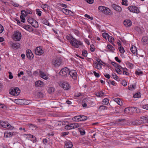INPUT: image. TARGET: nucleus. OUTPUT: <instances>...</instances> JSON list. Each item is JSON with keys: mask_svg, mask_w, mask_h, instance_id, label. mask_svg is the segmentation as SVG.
<instances>
[{"mask_svg": "<svg viewBox=\"0 0 148 148\" xmlns=\"http://www.w3.org/2000/svg\"><path fill=\"white\" fill-rule=\"evenodd\" d=\"M70 42L73 46L76 48H78L79 45H82L83 44L81 41L73 37H71V40L70 41Z\"/></svg>", "mask_w": 148, "mask_h": 148, "instance_id": "nucleus-1", "label": "nucleus"}, {"mask_svg": "<svg viewBox=\"0 0 148 148\" xmlns=\"http://www.w3.org/2000/svg\"><path fill=\"white\" fill-rule=\"evenodd\" d=\"M9 91L11 95L17 96L20 94V90L18 87L12 88Z\"/></svg>", "mask_w": 148, "mask_h": 148, "instance_id": "nucleus-2", "label": "nucleus"}, {"mask_svg": "<svg viewBox=\"0 0 148 148\" xmlns=\"http://www.w3.org/2000/svg\"><path fill=\"white\" fill-rule=\"evenodd\" d=\"M12 38L15 41H19L21 38V34L18 31H15L13 34Z\"/></svg>", "mask_w": 148, "mask_h": 148, "instance_id": "nucleus-3", "label": "nucleus"}, {"mask_svg": "<svg viewBox=\"0 0 148 148\" xmlns=\"http://www.w3.org/2000/svg\"><path fill=\"white\" fill-rule=\"evenodd\" d=\"M62 62L61 59L59 57L55 58L52 61L53 64L55 66H58L60 65Z\"/></svg>", "mask_w": 148, "mask_h": 148, "instance_id": "nucleus-4", "label": "nucleus"}, {"mask_svg": "<svg viewBox=\"0 0 148 148\" xmlns=\"http://www.w3.org/2000/svg\"><path fill=\"white\" fill-rule=\"evenodd\" d=\"M69 69L67 67H65L62 69L59 72L60 75L64 77H66L68 75Z\"/></svg>", "mask_w": 148, "mask_h": 148, "instance_id": "nucleus-5", "label": "nucleus"}, {"mask_svg": "<svg viewBox=\"0 0 148 148\" xmlns=\"http://www.w3.org/2000/svg\"><path fill=\"white\" fill-rule=\"evenodd\" d=\"M0 124L4 128H6L11 130L13 129L14 127L11 126L10 124H9L8 122L3 121L0 122Z\"/></svg>", "mask_w": 148, "mask_h": 148, "instance_id": "nucleus-6", "label": "nucleus"}, {"mask_svg": "<svg viewBox=\"0 0 148 148\" xmlns=\"http://www.w3.org/2000/svg\"><path fill=\"white\" fill-rule=\"evenodd\" d=\"M70 75V77H71L74 80L77 79V74L76 71L74 70L70 71L69 70L68 75Z\"/></svg>", "mask_w": 148, "mask_h": 148, "instance_id": "nucleus-7", "label": "nucleus"}, {"mask_svg": "<svg viewBox=\"0 0 148 148\" xmlns=\"http://www.w3.org/2000/svg\"><path fill=\"white\" fill-rule=\"evenodd\" d=\"M129 10L133 12L138 13L139 12V10L138 8L135 6H131L128 8Z\"/></svg>", "mask_w": 148, "mask_h": 148, "instance_id": "nucleus-8", "label": "nucleus"}, {"mask_svg": "<svg viewBox=\"0 0 148 148\" xmlns=\"http://www.w3.org/2000/svg\"><path fill=\"white\" fill-rule=\"evenodd\" d=\"M44 53V51L40 47H36L35 49V53L36 55H41Z\"/></svg>", "mask_w": 148, "mask_h": 148, "instance_id": "nucleus-9", "label": "nucleus"}, {"mask_svg": "<svg viewBox=\"0 0 148 148\" xmlns=\"http://www.w3.org/2000/svg\"><path fill=\"white\" fill-rule=\"evenodd\" d=\"M60 86L62 87L66 90L69 89L70 88L69 84L65 82H62Z\"/></svg>", "mask_w": 148, "mask_h": 148, "instance_id": "nucleus-10", "label": "nucleus"}, {"mask_svg": "<svg viewBox=\"0 0 148 148\" xmlns=\"http://www.w3.org/2000/svg\"><path fill=\"white\" fill-rule=\"evenodd\" d=\"M26 56L29 59H31L32 58H33L34 57V55L31 51L29 50H27L26 51Z\"/></svg>", "mask_w": 148, "mask_h": 148, "instance_id": "nucleus-11", "label": "nucleus"}, {"mask_svg": "<svg viewBox=\"0 0 148 148\" xmlns=\"http://www.w3.org/2000/svg\"><path fill=\"white\" fill-rule=\"evenodd\" d=\"M123 24L126 27H130L132 25V22L130 20H126L124 21Z\"/></svg>", "mask_w": 148, "mask_h": 148, "instance_id": "nucleus-12", "label": "nucleus"}, {"mask_svg": "<svg viewBox=\"0 0 148 148\" xmlns=\"http://www.w3.org/2000/svg\"><path fill=\"white\" fill-rule=\"evenodd\" d=\"M130 110L134 113H139L140 112L139 109L137 107H129Z\"/></svg>", "mask_w": 148, "mask_h": 148, "instance_id": "nucleus-13", "label": "nucleus"}, {"mask_svg": "<svg viewBox=\"0 0 148 148\" xmlns=\"http://www.w3.org/2000/svg\"><path fill=\"white\" fill-rule=\"evenodd\" d=\"M112 7L114 10L118 12H121L122 10V9L121 7L116 4L112 5Z\"/></svg>", "mask_w": 148, "mask_h": 148, "instance_id": "nucleus-14", "label": "nucleus"}, {"mask_svg": "<svg viewBox=\"0 0 148 148\" xmlns=\"http://www.w3.org/2000/svg\"><path fill=\"white\" fill-rule=\"evenodd\" d=\"M62 11L66 15H71V13H72L71 11L64 8L62 9Z\"/></svg>", "mask_w": 148, "mask_h": 148, "instance_id": "nucleus-15", "label": "nucleus"}, {"mask_svg": "<svg viewBox=\"0 0 148 148\" xmlns=\"http://www.w3.org/2000/svg\"><path fill=\"white\" fill-rule=\"evenodd\" d=\"M20 44L17 42L13 43L12 44V47L14 49H17L20 47Z\"/></svg>", "mask_w": 148, "mask_h": 148, "instance_id": "nucleus-16", "label": "nucleus"}, {"mask_svg": "<svg viewBox=\"0 0 148 148\" xmlns=\"http://www.w3.org/2000/svg\"><path fill=\"white\" fill-rule=\"evenodd\" d=\"M35 85L36 87H41L43 86V83L40 81H38L35 82Z\"/></svg>", "mask_w": 148, "mask_h": 148, "instance_id": "nucleus-17", "label": "nucleus"}, {"mask_svg": "<svg viewBox=\"0 0 148 148\" xmlns=\"http://www.w3.org/2000/svg\"><path fill=\"white\" fill-rule=\"evenodd\" d=\"M104 9V10L103 12L104 13L109 15H110L112 14L111 11L109 8L105 7V9Z\"/></svg>", "mask_w": 148, "mask_h": 148, "instance_id": "nucleus-18", "label": "nucleus"}, {"mask_svg": "<svg viewBox=\"0 0 148 148\" xmlns=\"http://www.w3.org/2000/svg\"><path fill=\"white\" fill-rule=\"evenodd\" d=\"M40 77L45 79H47L48 78V76L42 71H40Z\"/></svg>", "mask_w": 148, "mask_h": 148, "instance_id": "nucleus-19", "label": "nucleus"}, {"mask_svg": "<svg viewBox=\"0 0 148 148\" xmlns=\"http://www.w3.org/2000/svg\"><path fill=\"white\" fill-rule=\"evenodd\" d=\"M72 120L73 121H80V115L76 116L73 117Z\"/></svg>", "mask_w": 148, "mask_h": 148, "instance_id": "nucleus-20", "label": "nucleus"}, {"mask_svg": "<svg viewBox=\"0 0 148 148\" xmlns=\"http://www.w3.org/2000/svg\"><path fill=\"white\" fill-rule=\"evenodd\" d=\"M31 25H32L34 27H37L38 26V22L35 20H34L32 22Z\"/></svg>", "mask_w": 148, "mask_h": 148, "instance_id": "nucleus-21", "label": "nucleus"}, {"mask_svg": "<svg viewBox=\"0 0 148 148\" xmlns=\"http://www.w3.org/2000/svg\"><path fill=\"white\" fill-rule=\"evenodd\" d=\"M130 50L133 54H134L136 53L137 50L136 47L134 46H132L131 47Z\"/></svg>", "mask_w": 148, "mask_h": 148, "instance_id": "nucleus-22", "label": "nucleus"}, {"mask_svg": "<svg viewBox=\"0 0 148 148\" xmlns=\"http://www.w3.org/2000/svg\"><path fill=\"white\" fill-rule=\"evenodd\" d=\"M47 91L49 94H52L54 91V88L53 87H48L47 89Z\"/></svg>", "mask_w": 148, "mask_h": 148, "instance_id": "nucleus-23", "label": "nucleus"}, {"mask_svg": "<svg viewBox=\"0 0 148 148\" xmlns=\"http://www.w3.org/2000/svg\"><path fill=\"white\" fill-rule=\"evenodd\" d=\"M41 21L42 23L46 25H49V23L48 21L45 18H43L41 20Z\"/></svg>", "mask_w": 148, "mask_h": 148, "instance_id": "nucleus-24", "label": "nucleus"}, {"mask_svg": "<svg viewBox=\"0 0 148 148\" xmlns=\"http://www.w3.org/2000/svg\"><path fill=\"white\" fill-rule=\"evenodd\" d=\"M73 129H75L79 127L80 125L78 123H71Z\"/></svg>", "mask_w": 148, "mask_h": 148, "instance_id": "nucleus-25", "label": "nucleus"}, {"mask_svg": "<svg viewBox=\"0 0 148 148\" xmlns=\"http://www.w3.org/2000/svg\"><path fill=\"white\" fill-rule=\"evenodd\" d=\"M107 109L108 107L103 105L101 106L99 108V110L100 111L106 110Z\"/></svg>", "mask_w": 148, "mask_h": 148, "instance_id": "nucleus-26", "label": "nucleus"}, {"mask_svg": "<svg viewBox=\"0 0 148 148\" xmlns=\"http://www.w3.org/2000/svg\"><path fill=\"white\" fill-rule=\"evenodd\" d=\"M147 36H144L143 37L142 39V42H143V44H145L147 43Z\"/></svg>", "mask_w": 148, "mask_h": 148, "instance_id": "nucleus-27", "label": "nucleus"}, {"mask_svg": "<svg viewBox=\"0 0 148 148\" xmlns=\"http://www.w3.org/2000/svg\"><path fill=\"white\" fill-rule=\"evenodd\" d=\"M102 102L103 104L107 105L109 103V100L108 99L105 98L103 100Z\"/></svg>", "mask_w": 148, "mask_h": 148, "instance_id": "nucleus-28", "label": "nucleus"}, {"mask_svg": "<svg viewBox=\"0 0 148 148\" xmlns=\"http://www.w3.org/2000/svg\"><path fill=\"white\" fill-rule=\"evenodd\" d=\"M64 128L65 129L67 130H70L73 129L71 123L65 126Z\"/></svg>", "mask_w": 148, "mask_h": 148, "instance_id": "nucleus-29", "label": "nucleus"}, {"mask_svg": "<svg viewBox=\"0 0 148 148\" xmlns=\"http://www.w3.org/2000/svg\"><path fill=\"white\" fill-rule=\"evenodd\" d=\"M65 145L67 148H71L73 146L72 143L71 142H68L65 144Z\"/></svg>", "mask_w": 148, "mask_h": 148, "instance_id": "nucleus-30", "label": "nucleus"}, {"mask_svg": "<svg viewBox=\"0 0 148 148\" xmlns=\"http://www.w3.org/2000/svg\"><path fill=\"white\" fill-rule=\"evenodd\" d=\"M132 124L134 125H140V122L138 120H134L132 122Z\"/></svg>", "mask_w": 148, "mask_h": 148, "instance_id": "nucleus-31", "label": "nucleus"}, {"mask_svg": "<svg viewBox=\"0 0 148 148\" xmlns=\"http://www.w3.org/2000/svg\"><path fill=\"white\" fill-rule=\"evenodd\" d=\"M114 100L120 106L122 105V101L119 98H116Z\"/></svg>", "mask_w": 148, "mask_h": 148, "instance_id": "nucleus-32", "label": "nucleus"}, {"mask_svg": "<svg viewBox=\"0 0 148 148\" xmlns=\"http://www.w3.org/2000/svg\"><path fill=\"white\" fill-rule=\"evenodd\" d=\"M26 126L27 127H32V128L36 127V128H37V127L34 124L28 123L26 124Z\"/></svg>", "mask_w": 148, "mask_h": 148, "instance_id": "nucleus-33", "label": "nucleus"}, {"mask_svg": "<svg viewBox=\"0 0 148 148\" xmlns=\"http://www.w3.org/2000/svg\"><path fill=\"white\" fill-rule=\"evenodd\" d=\"M31 26L28 25H25L23 26V27L26 30L29 31L30 30Z\"/></svg>", "mask_w": 148, "mask_h": 148, "instance_id": "nucleus-34", "label": "nucleus"}, {"mask_svg": "<svg viewBox=\"0 0 148 148\" xmlns=\"http://www.w3.org/2000/svg\"><path fill=\"white\" fill-rule=\"evenodd\" d=\"M111 64L112 65L114 66L115 67H118L119 68H121L122 69L123 67H122L120 65H119L118 64L115 63V62H112Z\"/></svg>", "mask_w": 148, "mask_h": 148, "instance_id": "nucleus-35", "label": "nucleus"}, {"mask_svg": "<svg viewBox=\"0 0 148 148\" xmlns=\"http://www.w3.org/2000/svg\"><path fill=\"white\" fill-rule=\"evenodd\" d=\"M103 37L106 39H108L109 35L106 33H103L102 34Z\"/></svg>", "mask_w": 148, "mask_h": 148, "instance_id": "nucleus-36", "label": "nucleus"}, {"mask_svg": "<svg viewBox=\"0 0 148 148\" xmlns=\"http://www.w3.org/2000/svg\"><path fill=\"white\" fill-rule=\"evenodd\" d=\"M108 41L110 42L114 46L115 45L114 44H113L112 43V42H113V40H114V39L113 37L110 36H109L108 38Z\"/></svg>", "mask_w": 148, "mask_h": 148, "instance_id": "nucleus-37", "label": "nucleus"}, {"mask_svg": "<svg viewBox=\"0 0 148 148\" xmlns=\"http://www.w3.org/2000/svg\"><path fill=\"white\" fill-rule=\"evenodd\" d=\"M87 119V116L84 115H80V121L86 120Z\"/></svg>", "mask_w": 148, "mask_h": 148, "instance_id": "nucleus-38", "label": "nucleus"}, {"mask_svg": "<svg viewBox=\"0 0 148 148\" xmlns=\"http://www.w3.org/2000/svg\"><path fill=\"white\" fill-rule=\"evenodd\" d=\"M43 93L41 92H38L37 93L38 97L39 98H42L43 96Z\"/></svg>", "mask_w": 148, "mask_h": 148, "instance_id": "nucleus-39", "label": "nucleus"}, {"mask_svg": "<svg viewBox=\"0 0 148 148\" xmlns=\"http://www.w3.org/2000/svg\"><path fill=\"white\" fill-rule=\"evenodd\" d=\"M79 130L80 132V134L82 135H84L85 134V131L81 128H79Z\"/></svg>", "mask_w": 148, "mask_h": 148, "instance_id": "nucleus-40", "label": "nucleus"}, {"mask_svg": "<svg viewBox=\"0 0 148 148\" xmlns=\"http://www.w3.org/2000/svg\"><path fill=\"white\" fill-rule=\"evenodd\" d=\"M135 73L136 75H140L143 73V72L140 69H138L136 71Z\"/></svg>", "mask_w": 148, "mask_h": 148, "instance_id": "nucleus-41", "label": "nucleus"}, {"mask_svg": "<svg viewBox=\"0 0 148 148\" xmlns=\"http://www.w3.org/2000/svg\"><path fill=\"white\" fill-rule=\"evenodd\" d=\"M119 50L120 52L121 53H123L125 52V50L123 47L120 46L119 48Z\"/></svg>", "mask_w": 148, "mask_h": 148, "instance_id": "nucleus-42", "label": "nucleus"}, {"mask_svg": "<svg viewBox=\"0 0 148 148\" xmlns=\"http://www.w3.org/2000/svg\"><path fill=\"white\" fill-rule=\"evenodd\" d=\"M94 66L95 67L97 68V69H99V68H101V66L98 63L96 62L94 64Z\"/></svg>", "mask_w": 148, "mask_h": 148, "instance_id": "nucleus-43", "label": "nucleus"}, {"mask_svg": "<svg viewBox=\"0 0 148 148\" xmlns=\"http://www.w3.org/2000/svg\"><path fill=\"white\" fill-rule=\"evenodd\" d=\"M135 85H131L130 86H128V89L129 90H132L135 89Z\"/></svg>", "mask_w": 148, "mask_h": 148, "instance_id": "nucleus-44", "label": "nucleus"}, {"mask_svg": "<svg viewBox=\"0 0 148 148\" xmlns=\"http://www.w3.org/2000/svg\"><path fill=\"white\" fill-rule=\"evenodd\" d=\"M140 97V92L137 93L133 96V97L134 98H138Z\"/></svg>", "mask_w": 148, "mask_h": 148, "instance_id": "nucleus-45", "label": "nucleus"}, {"mask_svg": "<svg viewBox=\"0 0 148 148\" xmlns=\"http://www.w3.org/2000/svg\"><path fill=\"white\" fill-rule=\"evenodd\" d=\"M36 14L39 16H40L41 15V11L39 9H36Z\"/></svg>", "mask_w": 148, "mask_h": 148, "instance_id": "nucleus-46", "label": "nucleus"}, {"mask_svg": "<svg viewBox=\"0 0 148 148\" xmlns=\"http://www.w3.org/2000/svg\"><path fill=\"white\" fill-rule=\"evenodd\" d=\"M87 54V52L86 50H83L82 51V55L84 57H86Z\"/></svg>", "mask_w": 148, "mask_h": 148, "instance_id": "nucleus-47", "label": "nucleus"}, {"mask_svg": "<svg viewBox=\"0 0 148 148\" xmlns=\"http://www.w3.org/2000/svg\"><path fill=\"white\" fill-rule=\"evenodd\" d=\"M105 7L103 6H100L99 7L98 9L101 11L103 12L104 9H105Z\"/></svg>", "mask_w": 148, "mask_h": 148, "instance_id": "nucleus-48", "label": "nucleus"}, {"mask_svg": "<svg viewBox=\"0 0 148 148\" xmlns=\"http://www.w3.org/2000/svg\"><path fill=\"white\" fill-rule=\"evenodd\" d=\"M34 19L31 18H29L27 19V21L30 24H31L32 21L34 20Z\"/></svg>", "mask_w": 148, "mask_h": 148, "instance_id": "nucleus-49", "label": "nucleus"}, {"mask_svg": "<svg viewBox=\"0 0 148 148\" xmlns=\"http://www.w3.org/2000/svg\"><path fill=\"white\" fill-rule=\"evenodd\" d=\"M25 16H23V15H21L20 16V18L21 19V22H23V23H25Z\"/></svg>", "mask_w": 148, "mask_h": 148, "instance_id": "nucleus-50", "label": "nucleus"}, {"mask_svg": "<svg viewBox=\"0 0 148 148\" xmlns=\"http://www.w3.org/2000/svg\"><path fill=\"white\" fill-rule=\"evenodd\" d=\"M107 47L108 49L111 50H114V48L111 45H108L107 46Z\"/></svg>", "mask_w": 148, "mask_h": 148, "instance_id": "nucleus-51", "label": "nucleus"}, {"mask_svg": "<svg viewBox=\"0 0 148 148\" xmlns=\"http://www.w3.org/2000/svg\"><path fill=\"white\" fill-rule=\"evenodd\" d=\"M130 111V109L129 107L125 108L124 110V112L125 113H128Z\"/></svg>", "mask_w": 148, "mask_h": 148, "instance_id": "nucleus-52", "label": "nucleus"}, {"mask_svg": "<svg viewBox=\"0 0 148 148\" xmlns=\"http://www.w3.org/2000/svg\"><path fill=\"white\" fill-rule=\"evenodd\" d=\"M142 108L144 109L148 110V104L142 105Z\"/></svg>", "mask_w": 148, "mask_h": 148, "instance_id": "nucleus-53", "label": "nucleus"}, {"mask_svg": "<svg viewBox=\"0 0 148 148\" xmlns=\"http://www.w3.org/2000/svg\"><path fill=\"white\" fill-rule=\"evenodd\" d=\"M112 75L115 80H116L118 78V76L115 73H112Z\"/></svg>", "mask_w": 148, "mask_h": 148, "instance_id": "nucleus-54", "label": "nucleus"}, {"mask_svg": "<svg viewBox=\"0 0 148 148\" xmlns=\"http://www.w3.org/2000/svg\"><path fill=\"white\" fill-rule=\"evenodd\" d=\"M127 1L126 0L125 1L124 0H123L122 1V5L127 6Z\"/></svg>", "mask_w": 148, "mask_h": 148, "instance_id": "nucleus-55", "label": "nucleus"}, {"mask_svg": "<svg viewBox=\"0 0 148 148\" xmlns=\"http://www.w3.org/2000/svg\"><path fill=\"white\" fill-rule=\"evenodd\" d=\"M38 122H40V123H43L45 121H46V120L45 119H37Z\"/></svg>", "mask_w": 148, "mask_h": 148, "instance_id": "nucleus-56", "label": "nucleus"}, {"mask_svg": "<svg viewBox=\"0 0 148 148\" xmlns=\"http://www.w3.org/2000/svg\"><path fill=\"white\" fill-rule=\"evenodd\" d=\"M26 13L25 10H23L21 11V15H23V16L25 17L26 16Z\"/></svg>", "mask_w": 148, "mask_h": 148, "instance_id": "nucleus-57", "label": "nucleus"}, {"mask_svg": "<svg viewBox=\"0 0 148 148\" xmlns=\"http://www.w3.org/2000/svg\"><path fill=\"white\" fill-rule=\"evenodd\" d=\"M4 28L0 24V34L3 31Z\"/></svg>", "mask_w": 148, "mask_h": 148, "instance_id": "nucleus-58", "label": "nucleus"}, {"mask_svg": "<svg viewBox=\"0 0 148 148\" xmlns=\"http://www.w3.org/2000/svg\"><path fill=\"white\" fill-rule=\"evenodd\" d=\"M93 72L94 75L96 77H99V73H96V72L95 71H94Z\"/></svg>", "mask_w": 148, "mask_h": 148, "instance_id": "nucleus-59", "label": "nucleus"}, {"mask_svg": "<svg viewBox=\"0 0 148 148\" xmlns=\"http://www.w3.org/2000/svg\"><path fill=\"white\" fill-rule=\"evenodd\" d=\"M122 84L124 86H125L127 85V83L125 80H123L122 82Z\"/></svg>", "mask_w": 148, "mask_h": 148, "instance_id": "nucleus-60", "label": "nucleus"}, {"mask_svg": "<svg viewBox=\"0 0 148 148\" xmlns=\"http://www.w3.org/2000/svg\"><path fill=\"white\" fill-rule=\"evenodd\" d=\"M84 16L85 17H87L91 20H92L93 19V17H90L89 15H88L87 14H85Z\"/></svg>", "mask_w": 148, "mask_h": 148, "instance_id": "nucleus-61", "label": "nucleus"}, {"mask_svg": "<svg viewBox=\"0 0 148 148\" xmlns=\"http://www.w3.org/2000/svg\"><path fill=\"white\" fill-rule=\"evenodd\" d=\"M8 73L9 74V78L10 79H12L13 78V75H12V73L10 72H9Z\"/></svg>", "mask_w": 148, "mask_h": 148, "instance_id": "nucleus-62", "label": "nucleus"}, {"mask_svg": "<svg viewBox=\"0 0 148 148\" xmlns=\"http://www.w3.org/2000/svg\"><path fill=\"white\" fill-rule=\"evenodd\" d=\"M88 3L90 4H92L94 1V0H85Z\"/></svg>", "mask_w": 148, "mask_h": 148, "instance_id": "nucleus-63", "label": "nucleus"}, {"mask_svg": "<svg viewBox=\"0 0 148 148\" xmlns=\"http://www.w3.org/2000/svg\"><path fill=\"white\" fill-rule=\"evenodd\" d=\"M104 76L108 79H109L110 77V75L108 74H105Z\"/></svg>", "mask_w": 148, "mask_h": 148, "instance_id": "nucleus-64", "label": "nucleus"}]
</instances>
